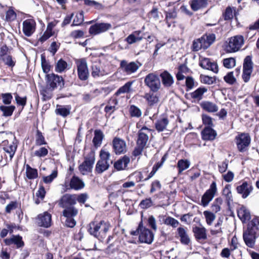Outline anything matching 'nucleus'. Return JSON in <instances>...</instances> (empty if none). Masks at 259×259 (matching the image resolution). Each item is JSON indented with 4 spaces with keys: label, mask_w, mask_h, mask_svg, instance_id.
<instances>
[{
    "label": "nucleus",
    "mask_w": 259,
    "mask_h": 259,
    "mask_svg": "<svg viewBox=\"0 0 259 259\" xmlns=\"http://www.w3.org/2000/svg\"><path fill=\"white\" fill-rule=\"evenodd\" d=\"M223 200L222 198L219 197L216 198L211 206V208L212 211L217 213L221 209V205H222Z\"/></svg>",
    "instance_id": "nucleus-46"
},
{
    "label": "nucleus",
    "mask_w": 259,
    "mask_h": 259,
    "mask_svg": "<svg viewBox=\"0 0 259 259\" xmlns=\"http://www.w3.org/2000/svg\"><path fill=\"white\" fill-rule=\"evenodd\" d=\"M16 18V14L14 11L10 8L6 12V20L7 21H12Z\"/></svg>",
    "instance_id": "nucleus-56"
},
{
    "label": "nucleus",
    "mask_w": 259,
    "mask_h": 259,
    "mask_svg": "<svg viewBox=\"0 0 259 259\" xmlns=\"http://www.w3.org/2000/svg\"><path fill=\"white\" fill-rule=\"evenodd\" d=\"M193 231L197 239H205L206 238V229L204 227H195L193 229Z\"/></svg>",
    "instance_id": "nucleus-31"
},
{
    "label": "nucleus",
    "mask_w": 259,
    "mask_h": 259,
    "mask_svg": "<svg viewBox=\"0 0 259 259\" xmlns=\"http://www.w3.org/2000/svg\"><path fill=\"white\" fill-rule=\"evenodd\" d=\"M57 176V171L56 170H54L53 171L52 174L48 176L43 177V181L44 183L46 184L50 183H51L53 180L56 178Z\"/></svg>",
    "instance_id": "nucleus-60"
},
{
    "label": "nucleus",
    "mask_w": 259,
    "mask_h": 259,
    "mask_svg": "<svg viewBox=\"0 0 259 259\" xmlns=\"http://www.w3.org/2000/svg\"><path fill=\"white\" fill-rule=\"evenodd\" d=\"M224 80L230 84H233L236 81L233 72L228 73L224 77Z\"/></svg>",
    "instance_id": "nucleus-55"
},
{
    "label": "nucleus",
    "mask_w": 259,
    "mask_h": 259,
    "mask_svg": "<svg viewBox=\"0 0 259 259\" xmlns=\"http://www.w3.org/2000/svg\"><path fill=\"white\" fill-rule=\"evenodd\" d=\"M199 65L203 69L209 70L214 73L218 71V67L214 62H211L208 58H201L199 61Z\"/></svg>",
    "instance_id": "nucleus-19"
},
{
    "label": "nucleus",
    "mask_w": 259,
    "mask_h": 259,
    "mask_svg": "<svg viewBox=\"0 0 259 259\" xmlns=\"http://www.w3.org/2000/svg\"><path fill=\"white\" fill-rule=\"evenodd\" d=\"M4 242L7 245L15 244L18 248L21 247L24 245L22 237L20 236L13 235L10 238L5 239Z\"/></svg>",
    "instance_id": "nucleus-26"
},
{
    "label": "nucleus",
    "mask_w": 259,
    "mask_h": 259,
    "mask_svg": "<svg viewBox=\"0 0 259 259\" xmlns=\"http://www.w3.org/2000/svg\"><path fill=\"white\" fill-rule=\"evenodd\" d=\"M223 195L226 198L228 203L233 201V196L231 192V186L230 184L226 185L223 190Z\"/></svg>",
    "instance_id": "nucleus-39"
},
{
    "label": "nucleus",
    "mask_w": 259,
    "mask_h": 259,
    "mask_svg": "<svg viewBox=\"0 0 259 259\" xmlns=\"http://www.w3.org/2000/svg\"><path fill=\"white\" fill-rule=\"evenodd\" d=\"M113 149L116 154H121L126 152L127 146L125 142L119 138L115 137L112 141Z\"/></svg>",
    "instance_id": "nucleus-13"
},
{
    "label": "nucleus",
    "mask_w": 259,
    "mask_h": 259,
    "mask_svg": "<svg viewBox=\"0 0 259 259\" xmlns=\"http://www.w3.org/2000/svg\"><path fill=\"white\" fill-rule=\"evenodd\" d=\"M70 187L76 190H80L84 187V183L78 177H72L70 183Z\"/></svg>",
    "instance_id": "nucleus-32"
},
{
    "label": "nucleus",
    "mask_w": 259,
    "mask_h": 259,
    "mask_svg": "<svg viewBox=\"0 0 259 259\" xmlns=\"http://www.w3.org/2000/svg\"><path fill=\"white\" fill-rule=\"evenodd\" d=\"M144 82L145 84L153 92L157 91L161 86L158 76L154 73H150L147 75L145 77Z\"/></svg>",
    "instance_id": "nucleus-7"
},
{
    "label": "nucleus",
    "mask_w": 259,
    "mask_h": 259,
    "mask_svg": "<svg viewBox=\"0 0 259 259\" xmlns=\"http://www.w3.org/2000/svg\"><path fill=\"white\" fill-rule=\"evenodd\" d=\"M95 161L94 153L90 154L89 157L85 158L84 162L79 165V169L82 175H86L91 172Z\"/></svg>",
    "instance_id": "nucleus-11"
},
{
    "label": "nucleus",
    "mask_w": 259,
    "mask_h": 259,
    "mask_svg": "<svg viewBox=\"0 0 259 259\" xmlns=\"http://www.w3.org/2000/svg\"><path fill=\"white\" fill-rule=\"evenodd\" d=\"M190 165V162L187 159H181L178 161L177 167L179 168V172L181 173L183 171L188 168Z\"/></svg>",
    "instance_id": "nucleus-43"
},
{
    "label": "nucleus",
    "mask_w": 259,
    "mask_h": 259,
    "mask_svg": "<svg viewBox=\"0 0 259 259\" xmlns=\"http://www.w3.org/2000/svg\"><path fill=\"white\" fill-rule=\"evenodd\" d=\"M178 235L181 238V241L183 244H188L190 239L187 233L186 229L183 227H179L177 229Z\"/></svg>",
    "instance_id": "nucleus-33"
},
{
    "label": "nucleus",
    "mask_w": 259,
    "mask_h": 259,
    "mask_svg": "<svg viewBox=\"0 0 259 259\" xmlns=\"http://www.w3.org/2000/svg\"><path fill=\"white\" fill-rule=\"evenodd\" d=\"M64 210L63 211V215L66 218L74 217L78 213V210L74 206L64 207Z\"/></svg>",
    "instance_id": "nucleus-38"
},
{
    "label": "nucleus",
    "mask_w": 259,
    "mask_h": 259,
    "mask_svg": "<svg viewBox=\"0 0 259 259\" xmlns=\"http://www.w3.org/2000/svg\"><path fill=\"white\" fill-rule=\"evenodd\" d=\"M100 159L97 161L95 167V172L102 174L109 169L112 161L110 160V153L106 149L103 148L100 151Z\"/></svg>",
    "instance_id": "nucleus-1"
},
{
    "label": "nucleus",
    "mask_w": 259,
    "mask_h": 259,
    "mask_svg": "<svg viewBox=\"0 0 259 259\" xmlns=\"http://www.w3.org/2000/svg\"><path fill=\"white\" fill-rule=\"evenodd\" d=\"M51 215L48 212H45L43 213L38 215V224L41 227L48 228L51 224Z\"/></svg>",
    "instance_id": "nucleus-21"
},
{
    "label": "nucleus",
    "mask_w": 259,
    "mask_h": 259,
    "mask_svg": "<svg viewBox=\"0 0 259 259\" xmlns=\"http://www.w3.org/2000/svg\"><path fill=\"white\" fill-rule=\"evenodd\" d=\"M203 214L205 217L206 223L208 225H211L214 220L215 219V214L208 210H205L203 212Z\"/></svg>",
    "instance_id": "nucleus-50"
},
{
    "label": "nucleus",
    "mask_w": 259,
    "mask_h": 259,
    "mask_svg": "<svg viewBox=\"0 0 259 259\" xmlns=\"http://www.w3.org/2000/svg\"><path fill=\"white\" fill-rule=\"evenodd\" d=\"M6 226L7 228L3 229L1 232L0 237L1 238L6 237L9 232L10 233L13 232V227L12 225L7 224Z\"/></svg>",
    "instance_id": "nucleus-62"
},
{
    "label": "nucleus",
    "mask_w": 259,
    "mask_h": 259,
    "mask_svg": "<svg viewBox=\"0 0 259 259\" xmlns=\"http://www.w3.org/2000/svg\"><path fill=\"white\" fill-rule=\"evenodd\" d=\"M141 31H135L130 34L126 38L125 41L129 44L132 45L142 40L143 37L141 35Z\"/></svg>",
    "instance_id": "nucleus-25"
},
{
    "label": "nucleus",
    "mask_w": 259,
    "mask_h": 259,
    "mask_svg": "<svg viewBox=\"0 0 259 259\" xmlns=\"http://www.w3.org/2000/svg\"><path fill=\"white\" fill-rule=\"evenodd\" d=\"M259 235L247 227V229L243 233V239L246 245L251 248L253 247L256 238Z\"/></svg>",
    "instance_id": "nucleus-12"
},
{
    "label": "nucleus",
    "mask_w": 259,
    "mask_h": 259,
    "mask_svg": "<svg viewBox=\"0 0 259 259\" xmlns=\"http://www.w3.org/2000/svg\"><path fill=\"white\" fill-rule=\"evenodd\" d=\"M144 98L147 101L150 105H153L158 101V97L153 93H146L145 94Z\"/></svg>",
    "instance_id": "nucleus-45"
},
{
    "label": "nucleus",
    "mask_w": 259,
    "mask_h": 259,
    "mask_svg": "<svg viewBox=\"0 0 259 259\" xmlns=\"http://www.w3.org/2000/svg\"><path fill=\"white\" fill-rule=\"evenodd\" d=\"M83 21V15L82 12L76 14L73 20V25H79Z\"/></svg>",
    "instance_id": "nucleus-64"
},
{
    "label": "nucleus",
    "mask_w": 259,
    "mask_h": 259,
    "mask_svg": "<svg viewBox=\"0 0 259 259\" xmlns=\"http://www.w3.org/2000/svg\"><path fill=\"white\" fill-rule=\"evenodd\" d=\"M111 27V25L109 23H97L90 27L89 32L92 34L96 35L104 32Z\"/></svg>",
    "instance_id": "nucleus-15"
},
{
    "label": "nucleus",
    "mask_w": 259,
    "mask_h": 259,
    "mask_svg": "<svg viewBox=\"0 0 259 259\" xmlns=\"http://www.w3.org/2000/svg\"><path fill=\"white\" fill-rule=\"evenodd\" d=\"M132 84V82H127L124 85L120 87L116 92V95H119L121 94L129 93L131 91V88Z\"/></svg>",
    "instance_id": "nucleus-51"
},
{
    "label": "nucleus",
    "mask_w": 259,
    "mask_h": 259,
    "mask_svg": "<svg viewBox=\"0 0 259 259\" xmlns=\"http://www.w3.org/2000/svg\"><path fill=\"white\" fill-rule=\"evenodd\" d=\"M154 234L149 229L143 228L141 229L139 235V241L142 243L151 244L153 240Z\"/></svg>",
    "instance_id": "nucleus-17"
},
{
    "label": "nucleus",
    "mask_w": 259,
    "mask_h": 259,
    "mask_svg": "<svg viewBox=\"0 0 259 259\" xmlns=\"http://www.w3.org/2000/svg\"><path fill=\"white\" fill-rule=\"evenodd\" d=\"M238 216L243 222H245L250 219V212L244 206H241L238 209Z\"/></svg>",
    "instance_id": "nucleus-30"
},
{
    "label": "nucleus",
    "mask_w": 259,
    "mask_h": 259,
    "mask_svg": "<svg viewBox=\"0 0 259 259\" xmlns=\"http://www.w3.org/2000/svg\"><path fill=\"white\" fill-rule=\"evenodd\" d=\"M201 107L205 111L209 112H214L218 110L217 105L209 101H204L201 103Z\"/></svg>",
    "instance_id": "nucleus-34"
},
{
    "label": "nucleus",
    "mask_w": 259,
    "mask_h": 259,
    "mask_svg": "<svg viewBox=\"0 0 259 259\" xmlns=\"http://www.w3.org/2000/svg\"><path fill=\"white\" fill-rule=\"evenodd\" d=\"M150 132L151 131L149 128L146 127H142L139 131L137 144L145 147L149 139L148 135Z\"/></svg>",
    "instance_id": "nucleus-16"
},
{
    "label": "nucleus",
    "mask_w": 259,
    "mask_h": 259,
    "mask_svg": "<svg viewBox=\"0 0 259 259\" xmlns=\"http://www.w3.org/2000/svg\"><path fill=\"white\" fill-rule=\"evenodd\" d=\"M94 134L95 136L93 140V144L96 147H100L104 138V134L100 130H95Z\"/></svg>",
    "instance_id": "nucleus-35"
},
{
    "label": "nucleus",
    "mask_w": 259,
    "mask_h": 259,
    "mask_svg": "<svg viewBox=\"0 0 259 259\" xmlns=\"http://www.w3.org/2000/svg\"><path fill=\"white\" fill-rule=\"evenodd\" d=\"M191 8L194 11H197L199 10L205 8L208 5L207 0H191L189 2Z\"/></svg>",
    "instance_id": "nucleus-23"
},
{
    "label": "nucleus",
    "mask_w": 259,
    "mask_h": 259,
    "mask_svg": "<svg viewBox=\"0 0 259 259\" xmlns=\"http://www.w3.org/2000/svg\"><path fill=\"white\" fill-rule=\"evenodd\" d=\"M217 192V184L213 182L209 188L205 192L201 198V204L204 207L208 205L209 203L212 200L215 193Z\"/></svg>",
    "instance_id": "nucleus-8"
},
{
    "label": "nucleus",
    "mask_w": 259,
    "mask_h": 259,
    "mask_svg": "<svg viewBox=\"0 0 259 259\" xmlns=\"http://www.w3.org/2000/svg\"><path fill=\"white\" fill-rule=\"evenodd\" d=\"M200 79L202 83L207 84H211L215 81L213 77L205 75H201Z\"/></svg>",
    "instance_id": "nucleus-57"
},
{
    "label": "nucleus",
    "mask_w": 259,
    "mask_h": 259,
    "mask_svg": "<svg viewBox=\"0 0 259 259\" xmlns=\"http://www.w3.org/2000/svg\"><path fill=\"white\" fill-rule=\"evenodd\" d=\"M16 149V145L13 143L6 147H4V150L9 154L10 159H11L15 154Z\"/></svg>",
    "instance_id": "nucleus-52"
},
{
    "label": "nucleus",
    "mask_w": 259,
    "mask_h": 259,
    "mask_svg": "<svg viewBox=\"0 0 259 259\" xmlns=\"http://www.w3.org/2000/svg\"><path fill=\"white\" fill-rule=\"evenodd\" d=\"M4 63L6 65L11 67H13L15 65V61L10 55L0 58V63Z\"/></svg>",
    "instance_id": "nucleus-47"
},
{
    "label": "nucleus",
    "mask_w": 259,
    "mask_h": 259,
    "mask_svg": "<svg viewBox=\"0 0 259 259\" xmlns=\"http://www.w3.org/2000/svg\"><path fill=\"white\" fill-rule=\"evenodd\" d=\"M120 66L124 72L127 75H130L138 70L141 66V64L138 62L128 63L125 60H122L120 62Z\"/></svg>",
    "instance_id": "nucleus-10"
},
{
    "label": "nucleus",
    "mask_w": 259,
    "mask_h": 259,
    "mask_svg": "<svg viewBox=\"0 0 259 259\" xmlns=\"http://www.w3.org/2000/svg\"><path fill=\"white\" fill-rule=\"evenodd\" d=\"M214 34L203 35L201 37L198 38L200 40V44L203 49H207L214 41L215 39Z\"/></svg>",
    "instance_id": "nucleus-22"
},
{
    "label": "nucleus",
    "mask_w": 259,
    "mask_h": 259,
    "mask_svg": "<svg viewBox=\"0 0 259 259\" xmlns=\"http://www.w3.org/2000/svg\"><path fill=\"white\" fill-rule=\"evenodd\" d=\"M15 107L13 105L6 106L2 105L0 106V110L3 112V115L4 116H10L12 115Z\"/></svg>",
    "instance_id": "nucleus-44"
},
{
    "label": "nucleus",
    "mask_w": 259,
    "mask_h": 259,
    "mask_svg": "<svg viewBox=\"0 0 259 259\" xmlns=\"http://www.w3.org/2000/svg\"><path fill=\"white\" fill-rule=\"evenodd\" d=\"M56 113L57 114L65 117L70 114V109L63 106L57 105Z\"/></svg>",
    "instance_id": "nucleus-48"
},
{
    "label": "nucleus",
    "mask_w": 259,
    "mask_h": 259,
    "mask_svg": "<svg viewBox=\"0 0 259 259\" xmlns=\"http://www.w3.org/2000/svg\"><path fill=\"white\" fill-rule=\"evenodd\" d=\"M109 228V224L104 221H101L99 223L92 222L89 225L88 231L90 234L94 237L103 238Z\"/></svg>",
    "instance_id": "nucleus-2"
},
{
    "label": "nucleus",
    "mask_w": 259,
    "mask_h": 259,
    "mask_svg": "<svg viewBox=\"0 0 259 259\" xmlns=\"http://www.w3.org/2000/svg\"><path fill=\"white\" fill-rule=\"evenodd\" d=\"M253 63L250 56L245 57L244 60L243 67L242 79L245 82H247L252 72Z\"/></svg>",
    "instance_id": "nucleus-9"
},
{
    "label": "nucleus",
    "mask_w": 259,
    "mask_h": 259,
    "mask_svg": "<svg viewBox=\"0 0 259 259\" xmlns=\"http://www.w3.org/2000/svg\"><path fill=\"white\" fill-rule=\"evenodd\" d=\"M207 91V89L205 88H199L191 94V97L195 100H200L204 93Z\"/></svg>",
    "instance_id": "nucleus-41"
},
{
    "label": "nucleus",
    "mask_w": 259,
    "mask_h": 259,
    "mask_svg": "<svg viewBox=\"0 0 259 259\" xmlns=\"http://www.w3.org/2000/svg\"><path fill=\"white\" fill-rule=\"evenodd\" d=\"M201 135L204 140H213L217 136V133L210 127H206L202 131Z\"/></svg>",
    "instance_id": "nucleus-27"
},
{
    "label": "nucleus",
    "mask_w": 259,
    "mask_h": 259,
    "mask_svg": "<svg viewBox=\"0 0 259 259\" xmlns=\"http://www.w3.org/2000/svg\"><path fill=\"white\" fill-rule=\"evenodd\" d=\"M48 153V149L45 147H41L34 152V155L38 157H44Z\"/></svg>",
    "instance_id": "nucleus-59"
},
{
    "label": "nucleus",
    "mask_w": 259,
    "mask_h": 259,
    "mask_svg": "<svg viewBox=\"0 0 259 259\" xmlns=\"http://www.w3.org/2000/svg\"><path fill=\"white\" fill-rule=\"evenodd\" d=\"M229 160L227 159H225L223 162H221L218 164L219 171L221 173L225 172L228 167Z\"/></svg>",
    "instance_id": "nucleus-63"
},
{
    "label": "nucleus",
    "mask_w": 259,
    "mask_h": 259,
    "mask_svg": "<svg viewBox=\"0 0 259 259\" xmlns=\"http://www.w3.org/2000/svg\"><path fill=\"white\" fill-rule=\"evenodd\" d=\"M202 120L203 123L208 126V127H211L213 125L212 118L206 114H203L202 115Z\"/></svg>",
    "instance_id": "nucleus-58"
},
{
    "label": "nucleus",
    "mask_w": 259,
    "mask_h": 259,
    "mask_svg": "<svg viewBox=\"0 0 259 259\" xmlns=\"http://www.w3.org/2000/svg\"><path fill=\"white\" fill-rule=\"evenodd\" d=\"M168 120L166 117H163L158 120L155 123L156 129L158 132L164 131L168 124Z\"/></svg>",
    "instance_id": "nucleus-37"
},
{
    "label": "nucleus",
    "mask_w": 259,
    "mask_h": 259,
    "mask_svg": "<svg viewBox=\"0 0 259 259\" xmlns=\"http://www.w3.org/2000/svg\"><path fill=\"white\" fill-rule=\"evenodd\" d=\"M76 203L75 194H65L61 198L59 202V205L61 207H64L72 206V205L75 204Z\"/></svg>",
    "instance_id": "nucleus-20"
},
{
    "label": "nucleus",
    "mask_w": 259,
    "mask_h": 259,
    "mask_svg": "<svg viewBox=\"0 0 259 259\" xmlns=\"http://www.w3.org/2000/svg\"><path fill=\"white\" fill-rule=\"evenodd\" d=\"M252 186L246 182H243L241 185L236 188L237 193L241 195L244 199L247 198L252 191Z\"/></svg>",
    "instance_id": "nucleus-18"
},
{
    "label": "nucleus",
    "mask_w": 259,
    "mask_h": 259,
    "mask_svg": "<svg viewBox=\"0 0 259 259\" xmlns=\"http://www.w3.org/2000/svg\"><path fill=\"white\" fill-rule=\"evenodd\" d=\"M223 64L227 68H232L236 65V61L233 58H226L224 59Z\"/></svg>",
    "instance_id": "nucleus-53"
},
{
    "label": "nucleus",
    "mask_w": 259,
    "mask_h": 259,
    "mask_svg": "<svg viewBox=\"0 0 259 259\" xmlns=\"http://www.w3.org/2000/svg\"><path fill=\"white\" fill-rule=\"evenodd\" d=\"M46 79L47 87L52 90L58 88L61 89L64 84L62 77L54 73L47 74Z\"/></svg>",
    "instance_id": "nucleus-6"
},
{
    "label": "nucleus",
    "mask_w": 259,
    "mask_h": 259,
    "mask_svg": "<svg viewBox=\"0 0 259 259\" xmlns=\"http://www.w3.org/2000/svg\"><path fill=\"white\" fill-rule=\"evenodd\" d=\"M159 218L160 219L159 221L162 219L163 223L165 225H170L174 228H176L179 224V222L177 220L170 217H168L165 219L163 215H161L159 216Z\"/></svg>",
    "instance_id": "nucleus-36"
},
{
    "label": "nucleus",
    "mask_w": 259,
    "mask_h": 259,
    "mask_svg": "<svg viewBox=\"0 0 259 259\" xmlns=\"http://www.w3.org/2000/svg\"><path fill=\"white\" fill-rule=\"evenodd\" d=\"M248 227L250 228L253 231L257 232L259 235V217H256L253 219L250 224H248Z\"/></svg>",
    "instance_id": "nucleus-49"
},
{
    "label": "nucleus",
    "mask_w": 259,
    "mask_h": 259,
    "mask_svg": "<svg viewBox=\"0 0 259 259\" xmlns=\"http://www.w3.org/2000/svg\"><path fill=\"white\" fill-rule=\"evenodd\" d=\"M162 82L165 87H171L174 82V79L172 75L167 71H164L160 74Z\"/></svg>",
    "instance_id": "nucleus-24"
},
{
    "label": "nucleus",
    "mask_w": 259,
    "mask_h": 259,
    "mask_svg": "<svg viewBox=\"0 0 259 259\" xmlns=\"http://www.w3.org/2000/svg\"><path fill=\"white\" fill-rule=\"evenodd\" d=\"M130 161V158L127 156H124L122 158L115 162L114 166L118 170L125 169Z\"/></svg>",
    "instance_id": "nucleus-28"
},
{
    "label": "nucleus",
    "mask_w": 259,
    "mask_h": 259,
    "mask_svg": "<svg viewBox=\"0 0 259 259\" xmlns=\"http://www.w3.org/2000/svg\"><path fill=\"white\" fill-rule=\"evenodd\" d=\"M77 75L81 80H86L89 76V72L86 59L81 58L75 60Z\"/></svg>",
    "instance_id": "nucleus-5"
},
{
    "label": "nucleus",
    "mask_w": 259,
    "mask_h": 259,
    "mask_svg": "<svg viewBox=\"0 0 259 259\" xmlns=\"http://www.w3.org/2000/svg\"><path fill=\"white\" fill-rule=\"evenodd\" d=\"M107 74V73L101 66L98 64H93L92 66V75L94 78H98Z\"/></svg>",
    "instance_id": "nucleus-29"
},
{
    "label": "nucleus",
    "mask_w": 259,
    "mask_h": 259,
    "mask_svg": "<svg viewBox=\"0 0 259 259\" xmlns=\"http://www.w3.org/2000/svg\"><path fill=\"white\" fill-rule=\"evenodd\" d=\"M130 112L132 116L140 117L142 115V111L137 107L132 105L130 109Z\"/></svg>",
    "instance_id": "nucleus-54"
},
{
    "label": "nucleus",
    "mask_w": 259,
    "mask_h": 259,
    "mask_svg": "<svg viewBox=\"0 0 259 259\" xmlns=\"http://www.w3.org/2000/svg\"><path fill=\"white\" fill-rule=\"evenodd\" d=\"M244 43V37L242 35H238L231 37L226 41L225 50L228 53L237 52L243 46Z\"/></svg>",
    "instance_id": "nucleus-3"
},
{
    "label": "nucleus",
    "mask_w": 259,
    "mask_h": 259,
    "mask_svg": "<svg viewBox=\"0 0 259 259\" xmlns=\"http://www.w3.org/2000/svg\"><path fill=\"white\" fill-rule=\"evenodd\" d=\"M68 66L67 63L62 59L59 60L55 65V71L61 73L65 71Z\"/></svg>",
    "instance_id": "nucleus-42"
},
{
    "label": "nucleus",
    "mask_w": 259,
    "mask_h": 259,
    "mask_svg": "<svg viewBox=\"0 0 259 259\" xmlns=\"http://www.w3.org/2000/svg\"><path fill=\"white\" fill-rule=\"evenodd\" d=\"M26 176L28 179H36L38 176L37 170L27 164L26 165Z\"/></svg>",
    "instance_id": "nucleus-40"
},
{
    "label": "nucleus",
    "mask_w": 259,
    "mask_h": 259,
    "mask_svg": "<svg viewBox=\"0 0 259 259\" xmlns=\"http://www.w3.org/2000/svg\"><path fill=\"white\" fill-rule=\"evenodd\" d=\"M3 102L4 104L9 105L11 104L13 99L12 95L11 93H4L2 94Z\"/></svg>",
    "instance_id": "nucleus-61"
},
{
    "label": "nucleus",
    "mask_w": 259,
    "mask_h": 259,
    "mask_svg": "<svg viewBox=\"0 0 259 259\" xmlns=\"http://www.w3.org/2000/svg\"><path fill=\"white\" fill-rule=\"evenodd\" d=\"M237 149L240 152H244L248 150L250 144L251 138L247 133L239 134L235 139Z\"/></svg>",
    "instance_id": "nucleus-4"
},
{
    "label": "nucleus",
    "mask_w": 259,
    "mask_h": 259,
    "mask_svg": "<svg viewBox=\"0 0 259 259\" xmlns=\"http://www.w3.org/2000/svg\"><path fill=\"white\" fill-rule=\"evenodd\" d=\"M36 28V23L33 19H28L23 22V32L24 34L29 37L35 31Z\"/></svg>",
    "instance_id": "nucleus-14"
}]
</instances>
